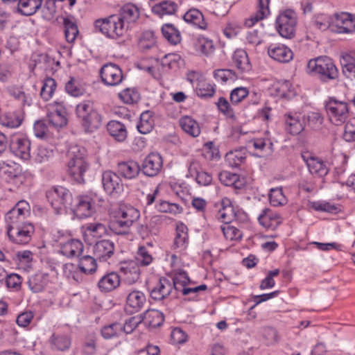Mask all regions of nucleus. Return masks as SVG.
I'll return each instance as SVG.
<instances>
[{
	"instance_id": "obj_30",
	"label": "nucleus",
	"mask_w": 355,
	"mask_h": 355,
	"mask_svg": "<svg viewBox=\"0 0 355 355\" xmlns=\"http://www.w3.org/2000/svg\"><path fill=\"white\" fill-rule=\"evenodd\" d=\"M121 283V277L115 272L104 275L98 282V287L103 292H110L116 289Z\"/></svg>"
},
{
	"instance_id": "obj_18",
	"label": "nucleus",
	"mask_w": 355,
	"mask_h": 355,
	"mask_svg": "<svg viewBox=\"0 0 355 355\" xmlns=\"http://www.w3.org/2000/svg\"><path fill=\"white\" fill-rule=\"evenodd\" d=\"M31 141L25 137H15L10 148L12 153L21 159L28 160L31 157Z\"/></svg>"
},
{
	"instance_id": "obj_45",
	"label": "nucleus",
	"mask_w": 355,
	"mask_h": 355,
	"mask_svg": "<svg viewBox=\"0 0 355 355\" xmlns=\"http://www.w3.org/2000/svg\"><path fill=\"white\" fill-rule=\"evenodd\" d=\"M143 320L147 326L155 328L163 324L164 317L163 313L159 311L151 309L148 310L144 313Z\"/></svg>"
},
{
	"instance_id": "obj_41",
	"label": "nucleus",
	"mask_w": 355,
	"mask_h": 355,
	"mask_svg": "<svg viewBox=\"0 0 355 355\" xmlns=\"http://www.w3.org/2000/svg\"><path fill=\"white\" fill-rule=\"evenodd\" d=\"M261 338L267 346L277 345L281 340L278 331L270 326L263 327L260 331Z\"/></svg>"
},
{
	"instance_id": "obj_34",
	"label": "nucleus",
	"mask_w": 355,
	"mask_h": 355,
	"mask_svg": "<svg viewBox=\"0 0 355 355\" xmlns=\"http://www.w3.org/2000/svg\"><path fill=\"white\" fill-rule=\"evenodd\" d=\"M246 157V149L241 148L228 152L225 155V161L229 166L238 168L245 163Z\"/></svg>"
},
{
	"instance_id": "obj_26",
	"label": "nucleus",
	"mask_w": 355,
	"mask_h": 355,
	"mask_svg": "<svg viewBox=\"0 0 355 355\" xmlns=\"http://www.w3.org/2000/svg\"><path fill=\"white\" fill-rule=\"evenodd\" d=\"M21 173L22 170L19 164L13 162H0V175L7 182L14 181L21 177Z\"/></svg>"
},
{
	"instance_id": "obj_39",
	"label": "nucleus",
	"mask_w": 355,
	"mask_h": 355,
	"mask_svg": "<svg viewBox=\"0 0 355 355\" xmlns=\"http://www.w3.org/2000/svg\"><path fill=\"white\" fill-rule=\"evenodd\" d=\"M49 282V275L44 272H37L32 275L28 282L29 288L33 293L42 291Z\"/></svg>"
},
{
	"instance_id": "obj_13",
	"label": "nucleus",
	"mask_w": 355,
	"mask_h": 355,
	"mask_svg": "<svg viewBox=\"0 0 355 355\" xmlns=\"http://www.w3.org/2000/svg\"><path fill=\"white\" fill-rule=\"evenodd\" d=\"M100 76L103 83L109 86H116L123 80L122 70L115 64H104L100 71Z\"/></svg>"
},
{
	"instance_id": "obj_22",
	"label": "nucleus",
	"mask_w": 355,
	"mask_h": 355,
	"mask_svg": "<svg viewBox=\"0 0 355 355\" xmlns=\"http://www.w3.org/2000/svg\"><path fill=\"white\" fill-rule=\"evenodd\" d=\"M114 250V242L103 239L96 242L94 248V254L100 261H106L113 256Z\"/></svg>"
},
{
	"instance_id": "obj_35",
	"label": "nucleus",
	"mask_w": 355,
	"mask_h": 355,
	"mask_svg": "<svg viewBox=\"0 0 355 355\" xmlns=\"http://www.w3.org/2000/svg\"><path fill=\"white\" fill-rule=\"evenodd\" d=\"M179 125L184 132L193 137H198L201 132L199 123L191 116L181 117L179 120Z\"/></svg>"
},
{
	"instance_id": "obj_64",
	"label": "nucleus",
	"mask_w": 355,
	"mask_h": 355,
	"mask_svg": "<svg viewBox=\"0 0 355 355\" xmlns=\"http://www.w3.org/2000/svg\"><path fill=\"white\" fill-rule=\"evenodd\" d=\"M120 98L127 104L137 103L140 99L139 92L134 89H125L119 93Z\"/></svg>"
},
{
	"instance_id": "obj_40",
	"label": "nucleus",
	"mask_w": 355,
	"mask_h": 355,
	"mask_svg": "<svg viewBox=\"0 0 355 355\" xmlns=\"http://www.w3.org/2000/svg\"><path fill=\"white\" fill-rule=\"evenodd\" d=\"M220 182L225 186L233 187L236 189H241L243 187V181L236 173H233L227 171H223L218 175Z\"/></svg>"
},
{
	"instance_id": "obj_48",
	"label": "nucleus",
	"mask_w": 355,
	"mask_h": 355,
	"mask_svg": "<svg viewBox=\"0 0 355 355\" xmlns=\"http://www.w3.org/2000/svg\"><path fill=\"white\" fill-rule=\"evenodd\" d=\"M194 46L197 52L205 56L211 55L215 50L213 41L205 37H198Z\"/></svg>"
},
{
	"instance_id": "obj_11",
	"label": "nucleus",
	"mask_w": 355,
	"mask_h": 355,
	"mask_svg": "<svg viewBox=\"0 0 355 355\" xmlns=\"http://www.w3.org/2000/svg\"><path fill=\"white\" fill-rule=\"evenodd\" d=\"M101 183L104 191L109 196H115L123 191V184L120 176L110 170L103 172Z\"/></svg>"
},
{
	"instance_id": "obj_54",
	"label": "nucleus",
	"mask_w": 355,
	"mask_h": 355,
	"mask_svg": "<svg viewBox=\"0 0 355 355\" xmlns=\"http://www.w3.org/2000/svg\"><path fill=\"white\" fill-rule=\"evenodd\" d=\"M78 266L82 274H92L97 268L96 260L89 255L81 257L79 259Z\"/></svg>"
},
{
	"instance_id": "obj_58",
	"label": "nucleus",
	"mask_w": 355,
	"mask_h": 355,
	"mask_svg": "<svg viewBox=\"0 0 355 355\" xmlns=\"http://www.w3.org/2000/svg\"><path fill=\"white\" fill-rule=\"evenodd\" d=\"M23 121L21 112H8L5 114L3 124L9 128L19 127Z\"/></svg>"
},
{
	"instance_id": "obj_60",
	"label": "nucleus",
	"mask_w": 355,
	"mask_h": 355,
	"mask_svg": "<svg viewBox=\"0 0 355 355\" xmlns=\"http://www.w3.org/2000/svg\"><path fill=\"white\" fill-rule=\"evenodd\" d=\"M156 208L160 212L171 213L173 214H180L182 211V207L179 205L170 203L165 200H159L156 204Z\"/></svg>"
},
{
	"instance_id": "obj_38",
	"label": "nucleus",
	"mask_w": 355,
	"mask_h": 355,
	"mask_svg": "<svg viewBox=\"0 0 355 355\" xmlns=\"http://www.w3.org/2000/svg\"><path fill=\"white\" fill-rule=\"evenodd\" d=\"M183 19L186 22L200 29H205L207 26L202 13L196 8L189 10L184 15Z\"/></svg>"
},
{
	"instance_id": "obj_29",
	"label": "nucleus",
	"mask_w": 355,
	"mask_h": 355,
	"mask_svg": "<svg viewBox=\"0 0 355 355\" xmlns=\"http://www.w3.org/2000/svg\"><path fill=\"white\" fill-rule=\"evenodd\" d=\"M233 65L241 72L247 73L251 71L252 64L247 52L243 49H236L232 57Z\"/></svg>"
},
{
	"instance_id": "obj_27",
	"label": "nucleus",
	"mask_w": 355,
	"mask_h": 355,
	"mask_svg": "<svg viewBox=\"0 0 355 355\" xmlns=\"http://www.w3.org/2000/svg\"><path fill=\"white\" fill-rule=\"evenodd\" d=\"M116 15L128 30L130 25L139 18V12L135 5L128 3L123 6Z\"/></svg>"
},
{
	"instance_id": "obj_51",
	"label": "nucleus",
	"mask_w": 355,
	"mask_h": 355,
	"mask_svg": "<svg viewBox=\"0 0 355 355\" xmlns=\"http://www.w3.org/2000/svg\"><path fill=\"white\" fill-rule=\"evenodd\" d=\"M121 333V323L117 322L105 325L101 329V336L106 340L118 338Z\"/></svg>"
},
{
	"instance_id": "obj_44",
	"label": "nucleus",
	"mask_w": 355,
	"mask_h": 355,
	"mask_svg": "<svg viewBox=\"0 0 355 355\" xmlns=\"http://www.w3.org/2000/svg\"><path fill=\"white\" fill-rule=\"evenodd\" d=\"M8 93L15 100L19 102L21 107L31 106L33 103V98L30 94L26 93L21 87H11Z\"/></svg>"
},
{
	"instance_id": "obj_32",
	"label": "nucleus",
	"mask_w": 355,
	"mask_h": 355,
	"mask_svg": "<svg viewBox=\"0 0 355 355\" xmlns=\"http://www.w3.org/2000/svg\"><path fill=\"white\" fill-rule=\"evenodd\" d=\"M261 225L267 229L275 230L281 223L280 216L269 209H265L258 216Z\"/></svg>"
},
{
	"instance_id": "obj_33",
	"label": "nucleus",
	"mask_w": 355,
	"mask_h": 355,
	"mask_svg": "<svg viewBox=\"0 0 355 355\" xmlns=\"http://www.w3.org/2000/svg\"><path fill=\"white\" fill-rule=\"evenodd\" d=\"M270 0H258L257 12L245 21V25L248 27L252 26L255 23L267 17L270 13Z\"/></svg>"
},
{
	"instance_id": "obj_2",
	"label": "nucleus",
	"mask_w": 355,
	"mask_h": 355,
	"mask_svg": "<svg viewBox=\"0 0 355 355\" xmlns=\"http://www.w3.org/2000/svg\"><path fill=\"white\" fill-rule=\"evenodd\" d=\"M112 214L109 227L118 235L128 234L130 227L139 218V211L131 206H121Z\"/></svg>"
},
{
	"instance_id": "obj_31",
	"label": "nucleus",
	"mask_w": 355,
	"mask_h": 355,
	"mask_svg": "<svg viewBox=\"0 0 355 355\" xmlns=\"http://www.w3.org/2000/svg\"><path fill=\"white\" fill-rule=\"evenodd\" d=\"M141 171L139 164L134 161L123 162L117 165L118 173L125 179L136 178Z\"/></svg>"
},
{
	"instance_id": "obj_15",
	"label": "nucleus",
	"mask_w": 355,
	"mask_h": 355,
	"mask_svg": "<svg viewBox=\"0 0 355 355\" xmlns=\"http://www.w3.org/2000/svg\"><path fill=\"white\" fill-rule=\"evenodd\" d=\"M301 156L312 175L322 178L328 173V167L322 159L313 156L309 152H304Z\"/></svg>"
},
{
	"instance_id": "obj_17",
	"label": "nucleus",
	"mask_w": 355,
	"mask_h": 355,
	"mask_svg": "<svg viewBox=\"0 0 355 355\" xmlns=\"http://www.w3.org/2000/svg\"><path fill=\"white\" fill-rule=\"evenodd\" d=\"M268 55L279 63H288L293 59L294 55L293 51L282 44H271L268 47Z\"/></svg>"
},
{
	"instance_id": "obj_59",
	"label": "nucleus",
	"mask_w": 355,
	"mask_h": 355,
	"mask_svg": "<svg viewBox=\"0 0 355 355\" xmlns=\"http://www.w3.org/2000/svg\"><path fill=\"white\" fill-rule=\"evenodd\" d=\"M51 342L53 347L60 351L67 350L71 345V340L67 336L53 334Z\"/></svg>"
},
{
	"instance_id": "obj_36",
	"label": "nucleus",
	"mask_w": 355,
	"mask_h": 355,
	"mask_svg": "<svg viewBox=\"0 0 355 355\" xmlns=\"http://www.w3.org/2000/svg\"><path fill=\"white\" fill-rule=\"evenodd\" d=\"M43 0H18L17 11L23 15L31 16L42 8Z\"/></svg>"
},
{
	"instance_id": "obj_9",
	"label": "nucleus",
	"mask_w": 355,
	"mask_h": 355,
	"mask_svg": "<svg viewBox=\"0 0 355 355\" xmlns=\"http://www.w3.org/2000/svg\"><path fill=\"white\" fill-rule=\"evenodd\" d=\"M297 24V15L293 10H286L276 19V28L279 35L291 39L295 36Z\"/></svg>"
},
{
	"instance_id": "obj_50",
	"label": "nucleus",
	"mask_w": 355,
	"mask_h": 355,
	"mask_svg": "<svg viewBox=\"0 0 355 355\" xmlns=\"http://www.w3.org/2000/svg\"><path fill=\"white\" fill-rule=\"evenodd\" d=\"M163 36L172 44H177L181 41L180 31L171 24H165L162 27Z\"/></svg>"
},
{
	"instance_id": "obj_12",
	"label": "nucleus",
	"mask_w": 355,
	"mask_h": 355,
	"mask_svg": "<svg viewBox=\"0 0 355 355\" xmlns=\"http://www.w3.org/2000/svg\"><path fill=\"white\" fill-rule=\"evenodd\" d=\"M73 214L80 218H87L92 215L94 211L92 200L88 196H76L72 198L71 205L69 207Z\"/></svg>"
},
{
	"instance_id": "obj_43",
	"label": "nucleus",
	"mask_w": 355,
	"mask_h": 355,
	"mask_svg": "<svg viewBox=\"0 0 355 355\" xmlns=\"http://www.w3.org/2000/svg\"><path fill=\"white\" fill-rule=\"evenodd\" d=\"M177 4L172 1H162L153 6V13L162 17L164 15H171L175 12Z\"/></svg>"
},
{
	"instance_id": "obj_47",
	"label": "nucleus",
	"mask_w": 355,
	"mask_h": 355,
	"mask_svg": "<svg viewBox=\"0 0 355 355\" xmlns=\"http://www.w3.org/2000/svg\"><path fill=\"white\" fill-rule=\"evenodd\" d=\"M187 241V227L183 224L178 225L173 248L174 249L179 250V251H182L186 248Z\"/></svg>"
},
{
	"instance_id": "obj_62",
	"label": "nucleus",
	"mask_w": 355,
	"mask_h": 355,
	"mask_svg": "<svg viewBox=\"0 0 355 355\" xmlns=\"http://www.w3.org/2000/svg\"><path fill=\"white\" fill-rule=\"evenodd\" d=\"M311 207L318 211H324L328 213H337L339 208L334 204L325 201H315L311 202Z\"/></svg>"
},
{
	"instance_id": "obj_53",
	"label": "nucleus",
	"mask_w": 355,
	"mask_h": 355,
	"mask_svg": "<svg viewBox=\"0 0 355 355\" xmlns=\"http://www.w3.org/2000/svg\"><path fill=\"white\" fill-rule=\"evenodd\" d=\"M56 87V82L53 78L48 77L45 78L40 91L41 98L45 101L50 100L55 92Z\"/></svg>"
},
{
	"instance_id": "obj_4",
	"label": "nucleus",
	"mask_w": 355,
	"mask_h": 355,
	"mask_svg": "<svg viewBox=\"0 0 355 355\" xmlns=\"http://www.w3.org/2000/svg\"><path fill=\"white\" fill-rule=\"evenodd\" d=\"M76 114L85 132H94L102 124L101 114L89 101H83L78 103L76 107Z\"/></svg>"
},
{
	"instance_id": "obj_49",
	"label": "nucleus",
	"mask_w": 355,
	"mask_h": 355,
	"mask_svg": "<svg viewBox=\"0 0 355 355\" xmlns=\"http://www.w3.org/2000/svg\"><path fill=\"white\" fill-rule=\"evenodd\" d=\"M34 135L36 137L50 141L53 138V133L44 120L36 121L33 125Z\"/></svg>"
},
{
	"instance_id": "obj_56",
	"label": "nucleus",
	"mask_w": 355,
	"mask_h": 355,
	"mask_svg": "<svg viewBox=\"0 0 355 355\" xmlns=\"http://www.w3.org/2000/svg\"><path fill=\"white\" fill-rule=\"evenodd\" d=\"M269 200L274 207L282 206L286 204L287 199L284 196L282 188L271 189L269 193Z\"/></svg>"
},
{
	"instance_id": "obj_7",
	"label": "nucleus",
	"mask_w": 355,
	"mask_h": 355,
	"mask_svg": "<svg viewBox=\"0 0 355 355\" xmlns=\"http://www.w3.org/2000/svg\"><path fill=\"white\" fill-rule=\"evenodd\" d=\"M46 197L51 207L58 214L71 205L72 195L69 190L62 186H53L46 191Z\"/></svg>"
},
{
	"instance_id": "obj_5",
	"label": "nucleus",
	"mask_w": 355,
	"mask_h": 355,
	"mask_svg": "<svg viewBox=\"0 0 355 355\" xmlns=\"http://www.w3.org/2000/svg\"><path fill=\"white\" fill-rule=\"evenodd\" d=\"M96 32L101 33L110 40L123 38L128 33V28L116 14L96 19L94 22Z\"/></svg>"
},
{
	"instance_id": "obj_24",
	"label": "nucleus",
	"mask_w": 355,
	"mask_h": 355,
	"mask_svg": "<svg viewBox=\"0 0 355 355\" xmlns=\"http://www.w3.org/2000/svg\"><path fill=\"white\" fill-rule=\"evenodd\" d=\"M83 243L78 239H69L68 241L64 243H60V252L68 258L80 256L83 252Z\"/></svg>"
},
{
	"instance_id": "obj_63",
	"label": "nucleus",
	"mask_w": 355,
	"mask_h": 355,
	"mask_svg": "<svg viewBox=\"0 0 355 355\" xmlns=\"http://www.w3.org/2000/svg\"><path fill=\"white\" fill-rule=\"evenodd\" d=\"M196 92L200 98H210L215 94V86L209 83L200 82L196 88Z\"/></svg>"
},
{
	"instance_id": "obj_19",
	"label": "nucleus",
	"mask_w": 355,
	"mask_h": 355,
	"mask_svg": "<svg viewBox=\"0 0 355 355\" xmlns=\"http://www.w3.org/2000/svg\"><path fill=\"white\" fill-rule=\"evenodd\" d=\"M249 148H253L257 153H259V157H265L270 155L274 150V145L269 137L268 132L265 135L261 137H257L250 139L248 142Z\"/></svg>"
},
{
	"instance_id": "obj_55",
	"label": "nucleus",
	"mask_w": 355,
	"mask_h": 355,
	"mask_svg": "<svg viewBox=\"0 0 355 355\" xmlns=\"http://www.w3.org/2000/svg\"><path fill=\"white\" fill-rule=\"evenodd\" d=\"M66 92L71 96L78 97L85 93V89L80 83L73 77L65 85Z\"/></svg>"
},
{
	"instance_id": "obj_52",
	"label": "nucleus",
	"mask_w": 355,
	"mask_h": 355,
	"mask_svg": "<svg viewBox=\"0 0 355 355\" xmlns=\"http://www.w3.org/2000/svg\"><path fill=\"white\" fill-rule=\"evenodd\" d=\"M63 26L66 40L69 43L74 42L78 34L76 24L71 19L65 17L63 19Z\"/></svg>"
},
{
	"instance_id": "obj_14",
	"label": "nucleus",
	"mask_w": 355,
	"mask_h": 355,
	"mask_svg": "<svg viewBox=\"0 0 355 355\" xmlns=\"http://www.w3.org/2000/svg\"><path fill=\"white\" fill-rule=\"evenodd\" d=\"M286 130L291 135L301 133L306 125V116L300 112H289L284 114Z\"/></svg>"
},
{
	"instance_id": "obj_37",
	"label": "nucleus",
	"mask_w": 355,
	"mask_h": 355,
	"mask_svg": "<svg viewBox=\"0 0 355 355\" xmlns=\"http://www.w3.org/2000/svg\"><path fill=\"white\" fill-rule=\"evenodd\" d=\"M109 134L116 141H123L128 135L125 125L119 121L112 120L107 125Z\"/></svg>"
},
{
	"instance_id": "obj_42",
	"label": "nucleus",
	"mask_w": 355,
	"mask_h": 355,
	"mask_svg": "<svg viewBox=\"0 0 355 355\" xmlns=\"http://www.w3.org/2000/svg\"><path fill=\"white\" fill-rule=\"evenodd\" d=\"M154 127V119L153 112L150 111H145L140 115V119L137 125L138 131L146 135L152 131Z\"/></svg>"
},
{
	"instance_id": "obj_23",
	"label": "nucleus",
	"mask_w": 355,
	"mask_h": 355,
	"mask_svg": "<svg viewBox=\"0 0 355 355\" xmlns=\"http://www.w3.org/2000/svg\"><path fill=\"white\" fill-rule=\"evenodd\" d=\"M146 303L145 294L138 290L130 292L126 297V309L130 313L141 311Z\"/></svg>"
},
{
	"instance_id": "obj_25",
	"label": "nucleus",
	"mask_w": 355,
	"mask_h": 355,
	"mask_svg": "<svg viewBox=\"0 0 355 355\" xmlns=\"http://www.w3.org/2000/svg\"><path fill=\"white\" fill-rule=\"evenodd\" d=\"M57 107L55 110L49 112L47 115L49 123L55 128H62L67 125V119L66 117L67 112L64 107V103H57Z\"/></svg>"
},
{
	"instance_id": "obj_28",
	"label": "nucleus",
	"mask_w": 355,
	"mask_h": 355,
	"mask_svg": "<svg viewBox=\"0 0 355 355\" xmlns=\"http://www.w3.org/2000/svg\"><path fill=\"white\" fill-rule=\"evenodd\" d=\"M340 64L345 78L355 81V51L343 53L340 58Z\"/></svg>"
},
{
	"instance_id": "obj_16",
	"label": "nucleus",
	"mask_w": 355,
	"mask_h": 355,
	"mask_svg": "<svg viewBox=\"0 0 355 355\" xmlns=\"http://www.w3.org/2000/svg\"><path fill=\"white\" fill-rule=\"evenodd\" d=\"M162 166V156L157 153H151L144 159L141 169L145 175L154 177L161 171Z\"/></svg>"
},
{
	"instance_id": "obj_6",
	"label": "nucleus",
	"mask_w": 355,
	"mask_h": 355,
	"mask_svg": "<svg viewBox=\"0 0 355 355\" xmlns=\"http://www.w3.org/2000/svg\"><path fill=\"white\" fill-rule=\"evenodd\" d=\"M68 172L74 179H82L89 169L88 154L85 148L80 146H71L68 151Z\"/></svg>"
},
{
	"instance_id": "obj_61",
	"label": "nucleus",
	"mask_w": 355,
	"mask_h": 355,
	"mask_svg": "<svg viewBox=\"0 0 355 355\" xmlns=\"http://www.w3.org/2000/svg\"><path fill=\"white\" fill-rule=\"evenodd\" d=\"M96 338L94 335L87 336L83 343L82 353L84 355H94L96 352Z\"/></svg>"
},
{
	"instance_id": "obj_3",
	"label": "nucleus",
	"mask_w": 355,
	"mask_h": 355,
	"mask_svg": "<svg viewBox=\"0 0 355 355\" xmlns=\"http://www.w3.org/2000/svg\"><path fill=\"white\" fill-rule=\"evenodd\" d=\"M306 73L327 83L338 77V70L333 60L327 56L311 59L306 65Z\"/></svg>"
},
{
	"instance_id": "obj_46",
	"label": "nucleus",
	"mask_w": 355,
	"mask_h": 355,
	"mask_svg": "<svg viewBox=\"0 0 355 355\" xmlns=\"http://www.w3.org/2000/svg\"><path fill=\"white\" fill-rule=\"evenodd\" d=\"M62 274L68 279L78 283L83 279L79 266L72 263H67L62 266Z\"/></svg>"
},
{
	"instance_id": "obj_21",
	"label": "nucleus",
	"mask_w": 355,
	"mask_h": 355,
	"mask_svg": "<svg viewBox=\"0 0 355 355\" xmlns=\"http://www.w3.org/2000/svg\"><path fill=\"white\" fill-rule=\"evenodd\" d=\"M171 281L166 277H161L150 291V295L154 300L159 301L167 297L173 289Z\"/></svg>"
},
{
	"instance_id": "obj_20",
	"label": "nucleus",
	"mask_w": 355,
	"mask_h": 355,
	"mask_svg": "<svg viewBox=\"0 0 355 355\" xmlns=\"http://www.w3.org/2000/svg\"><path fill=\"white\" fill-rule=\"evenodd\" d=\"M119 270L123 281L128 284H135L140 278L139 266L135 261L121 262Z\"/></svg>"
},
{
	"instance_id": "obj_10",
	"label": "nucleus",
	"mask_w": 355,
	"mask_h": 355,
	"mask_svg": "<svg viewBox=\"0 0 355 355\" xmlns=\"http://www.w3.org/2000/svg\"><path fill=\"white\" fill-rule=\"evenodd\" d=\"M331 27L340 34H351L355 32V15L341 12L331 16Z\"/></svg>"
},
{
	"instance_id": "obj_8",
	"label": "nucleus",
	"mask_w": 355,
	"mask_h": 355,
	"mask_svg": "<svg viewBox=\"0 0 355 355\" xmlns=\"http://www.w3.org/2000/svg\"><path fill=\"white\" fill-rule=\"evenodd\" d=\"M325 109L330 121L336 125L343 124L349 115L348 103L335 98L326 102Z\"/></svg>"
},
{
	"instance_id": "obj_57",
	"label": "nucleus",
	"mask_w": 355,
	"mask_h": 355,
	"mask_svg": "<svg viewBox=\"0 0 355 355\" xmlns=\"http://www.w3.org/2000/svg\"><path fill=\"white\" fill-rule=\"evenodd\" d=\"M225 238L230 241H239L243 234L241 231L230 224H224L220 227Z\"/></svg>"
},
{
	"instance_id": "obj_1",
	"label": "nucleus",
	"mask_w": 355,
	"mask_h": 355,
	"mask_svg": "<svg viewBox=\"0 0 355 355\" xmlns=\"http://www.w3.org/2000/svg\"><path fill=\"white\" fill-rule=\"evenodd\" d=\"M27 202L19 201L6 215L8 236L16 244L28 243L35 232L34 225L26 220L29 214Z\"/></svg>"
}]
</instances>
